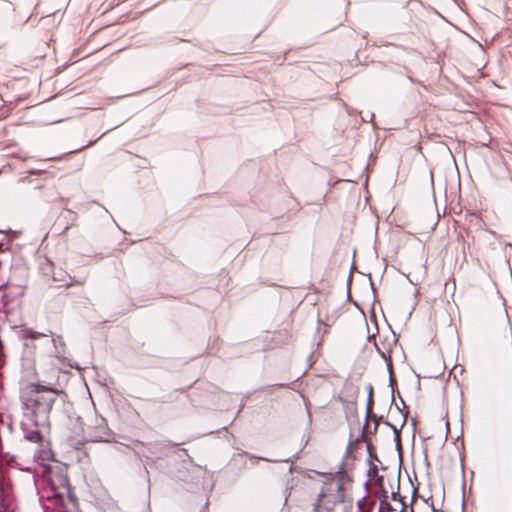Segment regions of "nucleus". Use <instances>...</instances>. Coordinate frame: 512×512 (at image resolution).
<instances>
[{
	"label": "nucleus",
	"instance_id": "obj_1",
	"mask_svg": "<svg viewBox=\"0 0 512 512\" xmlns=\"http://www.w3.org/2000/svg\"><path fill=\"white\" fill-rule=\"evenodd\" d=\"M58 395V390L39 383H32L22 391L21 429L26 440L33 443L42 441L43 432L49 428L50 412Z\"/></svg>",
	"mask_w": 512,
	"mask_h": 512
},
{
	"label": "nucleus",
	"instance_id": "obj_2",
	"mask_svg": "<svg viewBox=\"0 0 512 512\" xmlns=\"http://www.w3.org/2000/svg\"><path fill=\"white\" fill-rule=\"evenodd\" d=\"M48 487L40 498L46 499L45 509L55 512H78L76 500L70 494V484L67 474L62 468L48 470L46 474Z\"/></svg>",
	"mask_w": 512,
	"mask_h": 512
},
{
	"label": "nucleus",
	"instance_id": "obj_3",
	"mask_svg": "<svg viewBox=\"0 0 512 512\" xmlns=\"http://www.w3.org/2000/svg\"><path fill=\"white\" fill-rule=\"evenodd\" d=\"M77 219V214L69 209H65L60 217L58 218L57 222H56V226H62V231L60 232V234H63L65 233L69 228L70 226L73 225V223L76 221Z\"/></svg>",
	"mask_w": 512,
	"mask_h": 512
},
{
	"label": "nucleus",
	"instance_id": "obj_4",
	"mask_svg": "<svg viewBox=\"0 0 512 512\" xmlns=\"http://www.w3.org/2000/svg\"><path fill=\"white\" fill-rule=\"evenodd\" d=\"M13 499L5 488L4 484L0 481V512H13Z\"/></svg>",
	"mask_w": 512,
	"mask_h": 512
},
{
	"label": "nucleus",
	"instance_id": "obj_5",
	"mask_svg": "<svg viewBox=\"0 0 512 512\" xmlns=\"http://www.w3.org/2000/svg\"><path fill=\"white\" fill-rule=\"evenodd\" d=\"M373 405H374L373 397H368L367 405H366V419H365V423H364V426L362 429V433H361L360 437L356 439L357 442H359L361 439H363L365 437L366 429L368 427L369 417L373 411Z\"/></svg>",
	"mask_w": 512,
	"mask_h": 512
},
{
	"label": "nucleus",
	"instance_id": "obj_6",
	"mask_svg": "<svg viewBox=\"0 0 512 512\" xmlns=\"http://www.w3.org/2000/svg\"><path fill=\"white\" fill-rule=\"evenodd\" d=\"M388 369L390 371V377H389V385L391 386V389H392V399H391V402L394 403L395 401V398H394V385L396 384V381L393 377V374H392V364L389 362L388 363Z\"/></svg>",
	"mask_w": 512,
	"mask_h": 512
},
{
	"label": "nucleus",
	"instance_id": "obj_7",
	"mask_svg": "<svg viewBox=\"0 0 512 512\" xmlns=\"http://www.w3.org/2000/svg\"><path fill=\"white\" fill-rule=\"evenodd\" d=\"M383 492H384V499L381 500L379 511L382 512L383 509H385L386 512L394 511L395 509L386 500V498H387L386 491H383Z\"/></svg>",
	"mask_w": 512,
	"mask_h": 512
},
{
	"label": "nucleus",
	"instance_id": "obj_8",
	"mask_svg": "<svg viewBox=\"0 0 512 512\" xmlns=\"http://www.w3.org/2000/svg\"><path fill=\"white\" fill-rule=\"evenodd\" d=\"M369 420H372V421L375 422L373 431H371V433L375 434L377 432V428H378L379 422L382 420V416L378 417L376 414H374L372 412V414L369 417Z\"/></svg>",
	"mask_w": 512,
	"mask_h": 512
},
{
	"label": "nucleus",
	"instance_id": "obj_9",
	"mask_svg": "<svg viewBox=\"0 0 512 512\" xmlns=\"http://www.w3.org/2000/svg\"><path fill=\"white\" fill-rule=\"evenodd\" d=\"M0 9H3L5 11H13L14 7L11 2L6 0H0Z\"/></svg>",
	"mask_w": 512,
	"mask_h": 512
},
{
	"label": "nucleus",
	"instance_id": "obj_10",
	"mask_svg": "<svg viewBox=\"0 0 512 512\" xmlns=\"http://www.w3.org/2000/svg\"><path fill=\"white\" fill-rule=\"evenodd\" d=\"M40 336H42L41 333L34 332V331H27V333L24 335L25 338H31V339H37Z\"/></svg>",
	"mask_w": 512,
	"mask_h": 512
},
{
	"label": "nucleus",
	"instance_id": "obj_11",
	"mask_svg": "<svg viewBox=\"0 0 512 512\" xmlns=\"http://www.w3.org/2000/svg\"><path fill=\"white\" fill-rule=\"evenodd\" d=\"M84 439L87 441L95 442V441H102L103 437L102 436L84 435Z\"/></svg>",
	"mask_w": 512,
	"mask_h": 512
},
{
	"label": "nucleus",
	"instance_id": "obj_12",
	"mask_svg": "<svg viewBox=\"0 0 512 512\" xmlns=\"http://www.w3.org/2000/svg\"><path fill=\"white\" fill-rule=\"evenodd\" d=\"M391 497H392V500H394V501L398 500V501H400L402 504H403V503H405V502H404V500H403V497H402V496H400V494H399V492H398V491H397V492H392Z\"/></svg>",
	"mask_w": 512,
	"mask_h": 512
},
{
	"label": "nucleus",
	"instance_id": "obj_13",
	"mask_svg": "<svg viewBox=\"0 0 512 512\" xmlns=\"http://www.w3.org/2000/svg\"><path fill=\"white\" fill-rule=\"evenodd\" d=\"M377 472H378V468H377V466H375V465L371 466V467L369 468V470H368V474H369V475H371L372 473H373V474H376Z\"/></svg>",
	"mask_w": 512,
	"mask_h": 512
},
{
	"label": "nucleus",
	"instance_id": "obj_14",
	"mask_svg": "<svg viewBox=\"0 0 512 512\" xmlns=\"http://www.w3.org/2000/svg\"><path fill=\"white\" fill-rule=\"evenodd\" d=\"M44 171L43 170H30L28 173L30 175H41Z\"/></svg>",
	"mask_w": 512,
	"mask_h": 512
},
{
	"label": "nucleus",
	"instance_id": "obj_15",
	"mask_svg": "<svg viewBox=\"0 0 512 512\" xmlns=\"http://www.w3.org/2000/svg\"><path fill=\"white\" fill-rule=\"evenodd\" d=\"M366 501V496H364L361 500L357 502V506L360 510L363 508V503Z\"/></svg>",
	"mask_w": 512,
	"mask_h": 512
},
{
	"label": "nucleus",
	"instance_id": "obj_16",
	"mask_svg": "<svg viewBox=\"0 0 512 512\" xmlns=\"http://www.w3.org/2000/svg\"><path fill=\"white\" fill-rule=\"evenodd\" d=\"M367 390H368V397H373V386L371 384H369L367 386Z\"/></svg>",
	"mask_w": 512,
	"mask_h": 512
},
{
	"label": "nucleus",
	"instance_id": "obj_17",
	"mask_svg": "<svg viewBox=\"0 0 512 512\" xmlns=\"http://www.w3.org/2000/svg\"><path fill=\"white\" fill-rule=\"evenodd\" d=\"M386 424L393 429L396 437H398L399 436V430L395 426L391 425L389 422H386Z\"/></svg>",
	"mask_w": 512,
	"mask_h": 512
},
{
	"label": "nucleus",
	"instance_id": "obj_18",
	"mask_svg": "<svg viewBox=\"0 0 512 512\" xmlns=\"http://www.w3.org/2000/svg\"><path fill=\"white\" fill-rule=\"evenodd\" d=\"M60 158L59 157H48V158H45L44 160L45 161H56V160H59Z\"/></svg>",
	"mask_w": 512,
	"mask_h": 512
},
{
	"label": "nucleus",
	"instance_id": "obj_19",
	"mask_svg": "<svg viewBox=\"0 0 512 512\" xmlns=\"http://www.w3.org/2000/svg\"><path fill=\"white\" fill-rule=\"evenodd\" d=\"M377 350H378V352H379V354L381 355L382 358L387 359L386 358V354L383 351H381L378 347H377Z\"/></svg>",
	"mask_w": 512,
	"mask_h": 512
},
{
	"label": "nucleus",
	"instance_id": "obj_20",
	"mask_svg": "<svg viewBox=\"0 0 512 512\" xmlns=\"http://www.w3.org/2000/svg\"><path fill=\"white\" fill-rule=\"evenodd\" d=\"M371 449H372V446L370 443L367 444V450L369 452V454L371 455Z\"/></svg>",
	"mask_w": 512,
	"mask_h": 512
},
{
	"label": "nucleus",
	"instance_id": "obj_21",
	"mask_svg": "<svg viewBox=\"0 0 512 512\" xmlns=\"http://www.w3.org/2000/svg\"><path fill=\"white\" fill-rule=\"evenodd\" d=\"M406 418H407V414H403L402 426L405 424V422H406Z\"/></svg>",
	"mask_w": 512,
	"mask_h": 512
},
{
	"label": "nucleus",
	"instance_id": "obj_22",
	"mask_svg": "<svg viewBox=\"0 0 512 512\" xmlns=\"http://www.w3.org/2000/svg\"><path fill=\"white\" fill-rule=\"evenodd\" d=\"M369 484H370V480H367V481L365 482V487H366V488H368Z\"/></svg>",
	"mask_w": 512,
	"mask_h": 512
},
{
	"label": "nucleus",
	"instance_id": "obj_23",
	"mask_svg": "<svg viewBox=\"0 0 512 512\" xmlns=\"http://www.w3.org/2000/svg\"><path fill=\"white\" fill-rule=\"evenodd\" d=\"M276 386L285 387V384H276Z\"/></svg>",
	"mask_w": 512,
	"mask_h": 512
},
{
	"label": "nucleus",
	"instance_id": "obj_24",
	"mask_svg": "<svg viewBox=\"0 0 512 512\" xmlns=\"http://www.w3.org/2000/svg\"><path fill=\"white\" fill-rule=\"evenodd\" d=\"M319 497H320V498L324 497V493H323V492H322V493H320Z\"/></svg>",
	"mask_w": 512,
	"mask_h": 512
},
{
	"label": "nucleus",
	"instance_id": "obj_25",
	"mask_svg": "<svg viewBox=\"0 0 512 512\" xmlns=\"http://www.w3.org/2000/svg\"><path fill=\"white\" fill-rule=\"evenodd\" d=\"M411 512H413V509H411Z\"/></svg>",
	"mask_w": 512,
	"mask_h": 512
}]
</instances>
